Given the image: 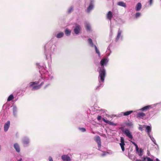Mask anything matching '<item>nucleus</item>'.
Segmentation results:
<instances>
[{"instance_id": "dca6fc26", "label": "nucleus", "mask_w": 161, "mask_h": 161, "mask_svg": "<svg viewBox=\"0 0 161 161\" xmlns=\"http://www.w3.org/2000/svg\"><path fill=\"white\" fill-rule=\"evenodd\" d=\"M117 4L119 6L123 7L125 8L126 7V4L123 2H119Z\"/></svg>"}, {"instance_id": "c756f323", "label": "nucleus", "mask_w": 161, "mask_h": 161, "mask_svg": "<svg viewBox=\"0 0 161 161\" xmlns=\"http://www.w3.org/2000/svg\"><path fill=\"white\" fill-rule=\"evenodd\" d=\"M141 15V13L139 12H137L135 14V17L136 18H137Z\"/></svg>"}, {"instance_id": "20e7f679", "label": "nucleus", "mask_w": 161, "mask_h": 161, "mask_svg": "<svg viewBox=\"0 0 161 161\" xmlns=\"http://www.w3.org/2000/svg\"><path fill=\"white\" fill-rule=\"evenodd\" d=\"M120 142L121 143H120V145L121 147L122 150L123 151H124L125 150L124 145H125L124 143V140L123 137H121L120 138Z\"/></svg>"}, {"instance_id": "72a5a7b5", "label": "nucleus", "mask_w": 161, "mask_h": 161, "mask_svg": "<svg viewBox=\"0 0 161 161\" xmlns=\"http://www.w3.org/2000/svg\"><path fill=\"white\" fill-rule=\"evenodd\" d=\"M13 111L14 112V115H15V112H16V108H14L13 109Z\"/></svg>"}, {"instance_id": "aec40b11", "label": "nucleus", "mask_w": 161, "mask_h": 161, "mask_svg": "<svg viewBox=\"0 0 161 161\" xmlns=\"http://www.w3.org/2000/svg\"><path fill=\"white\" fill-rule=\"evenodd\" d=\"M151 108V106H150L148 105V106H146L142 108L141 109V110L142 111H145V110H147L149 109V108Z\"/></svg>"}, {"instance_id": "a878e982", "label": "nucleus", "mask_w": 161, "mask_h": 161, "mask_svg": "<svg viewBox=\"0 0 161 161\" xmlns=\"http://www.w3.org/2000/svg\"><path fill=\"white\" fill-rule=\"evenodd\" d=\"M94 47H95L96 53L98 54L99 56H100V54L99 51L97 49V47H96V46L95 45H94Z\"/></svg>"}, {"instance_id": "0eeeda50", "label": "nucleus", "mask_w": 161, "mask_h": 161, "mask_svg": "<svg viewBox=\"0 0 161 161\" xmlns=\"http://www.w3.org/2000/svg\"><path fill=\"white\" fill-rule=\"evenodd\" d=\"M80 31V26L79 25H76L74 29V31L76 34H78Z\"/></svg>"}, {"instance_id": "4be33fe9", "label": "nucleus", "mask_w": 161, "mask_h": 161, "mask_svg": "<svg viewBox=\"0 0 161 161\" xmlns=\"http://www.w3.org/2000/svg\"><path fill=\"white\" fill-rule=\"evenodd\" d=\"M64 35V33L62 32H61L58 33L56 36L58 38H60L63 36Z\"/></svg>"}, {"instance_id": "4468645a", "label": "nucleus", "mask_w": 161, "mask_h": 161, "mask_svg": "<svg viewBox=\"0 0 161 161\" xmlns=\"http://www.w3.org/2000/svg\"><path fill=\"white\" fill-rule=\"evenodd\" d=\"M107 62V59L106 58H103L102 59L100 62V64L101 66H102V67H104V65L105 64H106V63Z\"/></svg>"}, {"instance_id": "a18cd8bd", "label": "nucleus", "mask_w": 161, "mask_h": 161, "mask_svg": "<svg viewBox=\"0 0 161 161\" xmlns=\"http://www.w3.org/2000/svg\"><path fill=\"white\" fill-rule=\"evenodd\" d=\"M111 123H108V124H110V125H113V123L111 122Z\"/></svg>"}, {"instance_id": "f257e3e1", "label": "nucleus", "mask_w": 161, "mask_h": 161, "mask_svg": "<svg viewBox=\"0 0 161 161\" xmlns=\"http://www.w3.org/2000/svg\"><path fill=\"white\" fill-rule=\"evenodd\" d=\"M99 76L100 77V79L102 82H103L104 78L106 75V71L104 68V67H102L100 68L99 71Z\"/></svg>"}, {"instance_id": "2eb2a0df", "label": "nucleus", "mask_w": 161, "mask_h": 161, "mask_svg": "<svg viewBox=\"0 0 161 161\" xmlns=\"http://www.w3.org/2000/svg\"><path fill=\"white\" fill-rule=\"evenodd\" d=\"M142 7V5L141 3H137L136 6V11H139Z\"/></svg>"}, {"instance_id": "1a4fd4ad", "label": "nucleus", "mask_w": 161, "mask_h": 161, "mask_svg": "<svg viewBox=\"0 0 161 161\" xmlns=\"http://www.w3.org/2000/svg\"><path fill=\"white\" fill-rule=\"evenodd\" d=\"M106 16L107 19L109 20H111L113 17L112 12L110 11L108 12V13L107 14Z\"/></svg>"}, {"instance_id": "bb28decb", "label": "nucleus", "mask_w": 161, "mask_h": 161, "mask_svg": "<svg viewBox=\"0 0 161 161\" xmlns=\"http://www.w3.org/2000/svg\"><path fill=\"white\" fill-rule=\"evenodd\" d=\"M14 98V96L13 95L11 94L10 95L9 97H8L7 101H9L12 100Z\"/></svg>"}, {"instance_id": "6e6552de", "label": "nucleus", "mask_w": 161, "mask_h": 161, "mask_svg": "<svg viewBox=\"0 0 161 161\" xmlns=\"http://www.w3.org/2000/svg\"><path fill=\"white\" fill-rule=\"evenodd\" d=\"M137 117L141 119H143V117L146 116L145 114L141 112L138 113L137 114Z\"/></svg>"}, {"instance_id": "e433bc0d", "label": "nucleus", "mask_w": 161, "mask_h": 161, "mask_svg": "<svg viewBox=\"0 0 161 161\" xmlns=\"http://www.w3.org/2000/svg\"><path fill=\"white\" fill-rule=\"evenodd\" d=\"M126 125H129V126H131L132 125V124L131 123H127L126 124Z\"/></svg>"}, {"instance_id": "cd10ccee", "label": "nucleus", "mask_w": 161, "mask_h": 161, "mask_svg": "<svg viewBox=\"0 0 161 161\" xmlns=\"http://www.w3.org/2000/svg\"><path fill=\"white\" fill-rule=\"evenodd\" d=\"M86 29L87 31H90L91 30V27L90 25L88 24H86Z\"/></svg>"}, {"instance_id": "f3484780", "label": "nucleus", "mask_w": 161, "mask_h": 161, "mask_svg": "<svg viewBox=\"0 0 161 161\" xmlns=\"http://www.w3.org/2000/svg\"><path fill=\"white\" fill-rule=\"evenodd\" d=\"M93 7V5L92 3H91L89 7H88L87 11L88 12H89L92 9Z\"/></svg>"}, {"instance_id": "6ab92c4d", "label": "nucleus", "mask_w": 161, "mask_h": 161, "mask_svg": "<svg viewBox=\"0 0 161 161\" xmlns=\"http://www.w3.org/2000/svg\"><path fill=\"white\" fill-rule=\"evenodd\" d=\"M133 112V111H127L126 112L123 113V114L124 116H128Z\"/></svg>"}, {"instance_id": "a211bd4d", "label": "nucleus", "mask_w": 161, "mask_h": 161, "mask_svg": "<svg viewBox=\"0 0 161 161\" xmlns=\"http://www.w3.org/2000/svg\"><path fill=\"white\" fill-rule=\"evenodd\" d=\"M143 126H146V130L148 134H149L151 131V127L148 125L145 126V125H144Z\"/></svg>"}, {"instance_id": "b1692460", "label": "nucleus", "mask_w": 161, "mask_h": 161, "mask_svg": "<svg viewBox=\"0 0 161 161\" xmlns=\"http://www.w3.org/2000/svg\"><path fill=\"white\" fill-rule=\"evenodd\" d=\"M88 42L92 47H93L94 46V45L93 44L92 39H91V38H89L88 39Z\"/></svg>"}, {"instance_id": "ddd939ff", "label": "nucleus", "mask_w": 161, "mask_h": 161, "mask_svg": "<svg viewBox=\"0 0 161 161\" xmlns=\"http://www.w3.org/2000/svg\"><path fill=\"white\" fill-rule=\"evenodd\" d=\"M14 147L16 151L18 152H19L20 151L19 147L17 143H15L14 145Z\"/></svg>"}, {"instance_id": "f03ea898", "label": "nucleus", "mask_w": 161, "mask_h": 161, "mask_svg": "<svg viewBox=\"0 0 161 161\" xmlns=\"http://www.w3.org/2000/svg\"><path fill=\"white\" fill-rule=\"evenodd\" d=\"M121 129L124 134L129 138L132 139L133 136L130 131L128 129H126L125 130H123V127L121 128Z\"/></svg>"}, {"instance_id": "7ed1b4c3", "label": "nucleus", "mask_w": 161, "mask_h": 161, "mask_svg": "<svg viewBox=\"0 0 161 161\" xmlns=\"http://www.w3.org/2000/svg\"><path fill=\"white\" fill-rule=\"evenodd\" d=\"M94 140L98 144V147L100 148L101 146V142L100 136H96L95 137Z\"/></svg>"}, {"instance_id": "37998d69", "label": "nucleus", "mask_w": 161, "mask_h": 161, "mask_svg": "<svg viewBox=\"0 0 161 161\" xmlns=\"http://www.w3.org/2000/svg\"><path fill=\"white\" fill-rule=\"evenodd\" d=\"M135 146L136 147V149L137 150L138 149V146H137V145L136 144V145H135Z\"/></svg>"}, {"instance_id": "2f4dec72", "label": "nucleus", "mask_w": 161, "mask_h": 161, "mask_svg": "<svg viewBox=\"0 0 161 161\" xmlns=\"http://www.w3.org/2000/svg\"><path fill=\"white\" fill-rule=\"evenodd\" d=\"M101 118H102V117L100 115H98L97 117V119L98 120H100L101 119Z\"/></svg>"}, {"instance_id": "58836bf2", "label": "nucleus", "mask_w": 161, "mask_h": 161, "mask_svg": "<svg viewBox=\"0 0 161 161\" xmlns=\"http://www.w3.org/2000/svg\"><path fill=\"white\" fill-rule=\"evenodd\" d=\"M153 2V0H149V4L151 5Z\"/></svg>"}, {"instance_id": "9b49d317", "label": "nucleus", "mask_w": 161, "mask_h": 161, "mask_svg": "<svg viewBox=\"0 0 161 161\" xmlns=\"http://www.w3.org/2000/svg\"><path fill=\"white\" fill-rule=\"evenodd\" d=\"M22 142L23 144L25 145H27L29 143V141L28 139L25 137L23 138Z\"/></svg>"}, {"instance_id": "423d86ee", "label": "nucleus", "mask_w": 161, "mask_h": 161, "mask_svg": "<svg viewBox=\"0 0 161 161\" xmlns=\"http://www.w3.org/2000/svg\"><path fill=\"white\" fill-rule=\"evenodd\" d=\"M10 125V122L9 121H8L4 125V130L5 131H7L9 128Z\"/></svg>"}, {"instance_id": "f8f14e48", "label": "nucleus", "mask_w": 161, "mask_h": 161, "mask_svg": "<svg viewBox=\"0 0 161 161\" xmlns=\"http://www.w3.org/2000/svg\"><path fill=\"white\" fill-rule=\"evenodd\" d=\"M122 33V31L121 30H119L118 33L117 35V36L115 39V41L116 42H117L118 41L119 39V38L120 37L121 34Z\"/></svg>"}, {"instance_id": "4c0bfd02", "label": "nucleus", "mask_w": 161, "mask_h": 161, "mask_svg": "<svg viewBox=\"0 0 161 161\" xmlns=\"http://www.w3.org/2000/svg\"><path fill=\"white\" fill-rule=\"evenodd\" d=\"M44 84V82H41V84L40 85H39V86H40V87H41V86H42Z\"/></svg>"}, {"instance_id": "a19ab883", "label": "nucleus", "mask_w": 161, "mask_h": 161, "mask_svg": "<svg viewBox=\"0 0 161 161\" xmlns=\"http://www.w3.org/2000/svg\"><path fill=\"white\" fill-rule=\"evenodd\" d=\"M152 141L154 142V143L155 144H156V143H155L156 141L155 139H154V138L153 139H152Z\"/></svg>"}, {"instance_id": "79ce46f5", "label": "nucleus", "mask_w": 161, "mask_h": 161, "mask_svg": "<svg viewBox=\"0 0 161 161\" xmlns=\"http://www.w3.org/2000/svg\"><path fill=\"white\" fill-rule=\"evenodd\" d=\"M135 146L136 147V149L137 150L138 149V146H137V145L136 144V145H135Z\"/></svg>"}, {"instance_id": "39448f33", "label": "nucleus", "mask_w": 161, "mask_h": 161, "mask_svg": "<svg viewBox=\"0 0 161 161\" xmlns=\"http://www.w3.org/2000/svg\"><path fill=\"white\" fill-rule=\"evenodd\" d=\"M61 158L63 161H70L71 159L70 157L68 155H63L61 156Z\"/></svg>"}, {"instance_id": "de8ad7c7", "label": "nucleus", "mask_w": 161, "mask_h": 161, "mask_svg": "<svg viewBox=\"0 0 161 161\" xmlns=\"http://www.w3.org/2000/svg\"><path fill=\"white\" fill-rule=\"evenodd\" d=\"M21 160H22V158H20L19 159V160H18V161H21Z\"/></svg>"}, {"instance_id": "412c9836", "label": "nucleus", "mask_w": 161, "mask_h": 161, "mask_svg": "<svg viewBox=\"0 0 161 161\" xmlns=\"http://www.w3.org/2000/svg\"><path fill=\"white\" fill-rule=\"evenodd\" d=\"M32 87V88L31 90L32 91L39 89L41 88L40 87V86H39V85H38V86H33Z\"/></svg>"}, {"instance_id": "5701e85b", "label": "nucleus", "mask_w": 161, "mask_h": 161, "mask_svg": "<svg viewBox=\"0 0 161 161\" xmlns=\"http://www.w3.org/2000/svg\"><path fill=\"white\" fill-rule=\"evenodd\" d=\"M38 83V82L35 81V82H31L30 83V86L31 87L35 85H37Z\"/></svg>"}, {"instance_id": "09e8293b", "label": "nucleus", "mask_w": 161, "mask_h": 161, "mask_svg": "<svg viewBox=\"0 0 161 161\" xmlns=\"http://www.w3.org/2000/svg\"><path fill=\"white\" fill-rule=\"evenodd\" d=\"M142 152V151L141 150H140V152H141V153Z\"/></svg>"}, {"instance_id": "473e14b6", "label": "nucleus", "mask_w": 161, "mask_h": 161, "mask_svg": "<svg viewBox=\"0 0 161 161\" xmlns=\"http://www.w3.org/2000/svg\"><path fill=\"white\" fill-rule=\"evenodd\" d=\"M138 129L139 130H140L141 131H142L143 130V129L142 128V127L141 125H140V126L139 127Z\"/></svg>"}, {"instance_id": "ea45409f", "label": "nucleus", "mask_w": 161, "mask_h": 161, "mask_svg": "<svg viewBox=\"0 0 161 161\" xmlns=\"http://www.w3.org/2000/svg\"><path fill=\"white\" fill-rule=\"evenodd\" d=\"M49 85V84H47V85H46L45 86H44V88L45 89H46L48 86Z\"/></svg>"}, {"instance_id": "f704fd0d", "label": "nucleus", "mask_w": 161, "mask_h": 161, "mask_svg": "<svg viewBox=\"0 0 161 161\" xmlns=\"http://www.w3.org/2000/svg\"><path fill=\"white\" fill-rule=\"evenodd\" d=\"M80 129L81 130L82 132H85L86 131V130L85 128H80Z\"/></svg>"}, {"instance_id": "49530a36", "label": "nucleus", "mask_w": 161, "mask_h": 161, "mask_svg": "<svg viewBox=\"0 0 161 161\" xmlns=\"http://www.w3.org/2000/svg\"><path fill=\"white\" fill-rule=\"evenodd\" d=\"M156 161H160L159 160L158 158L156 159Z\"/></svg>"}, {"instance_id": "c9c22d12", "label": "nucleus", "mask_w": 161, "mask_h": 161, "mask_svg": "<svg viewBox=\"0 0 161 161\" xmlns=\"http://www.w3.org/2000/svg\"><path fill=\"white\" fill-rule=\"evenodd\" d=\"M49 161H53V160L52 158V157L50 156L49 157Z\"/></svg>"}, {"instance_id": "393cba45", "label": "nucleus", "mask_w": 161, "mask_h": 161, "mask_svg": "<svg viewBox=\"0 0 161 161\" xmlns=\"http://www.w3.org/2000/svg\"><path fill=\"white\" fill-rule=\"evenodd\" d=\"M65 34L67 36L69 35L71 33V31L66 29L65 31Z\"/></svg>"}, {"instance_id": "9d476101", "label": "nucleus", "mask_w": 161, "mask_h": 161, "mask_svg": "<svg viewBox=\"0 0 161 161\" xmlns=\"http://www.w3.org/2000/svg\"><path fill=\"white\" fill-rule=\"evenodd\" d=\"M142 158L143 159L142 161H153V159L147 156H144Z\"/></svg>"}, {"instance_id": "c85d7f7f", "label": "nucleus", "mask_w": 161, "mask_h": 161, "mask_svg": "<svg viewBox=\"0 0 161 161\" xmlns=\"http://www.w3.org/2000/svg\"><path fill=\"white\" fill-rule=\"evenodd\" d=\"M73 8L72 7H71L68 10V12L69 13H70L73 10Z\"/></svg>"}, {"instance_id": "8fccbe9b", "label": "nucleus", "mask_w": 161, "mask_h": 161, "mask_svg": "<svg viewBox=\"0 0 161 161\" xmlns=\"http://www.w3.org/2000/svg\"><path fill=\"white\" fill-rule=\"evenodd\" d=\"M98 88V87H97L96 88V89H97V88Z\"/></svg>"}, {"instance_id": "7c9ffc66", "label": "nucleus", "mask_w": 161, "mask_h": 161, "mask_svg": "<svg viewBox=\"0 0 161 161\" xmlns=\"http://www.w3.org/2000/svg\"><path fill=\"white\" fill-rule=\"evenodd\" d=\"M102 119L103 120L104 122H105V123H111V122H110L108 120H106L104 118H103Z\"/></svg>"}, {"instance_id": "c03bdc74", "label": "nucleus", "mask_w": 161, "mask_h": 161, "mask_svg": "<svg viewBox=\"0 0 161 161\" xmlns=\"http://www.w3.org/2000/svg\"><path fill=\"white\" fill-rule=\"evenodd\" d=\"M132 142L134 145L136 144L134 142Z\"/></svg>"}]
</instances>
